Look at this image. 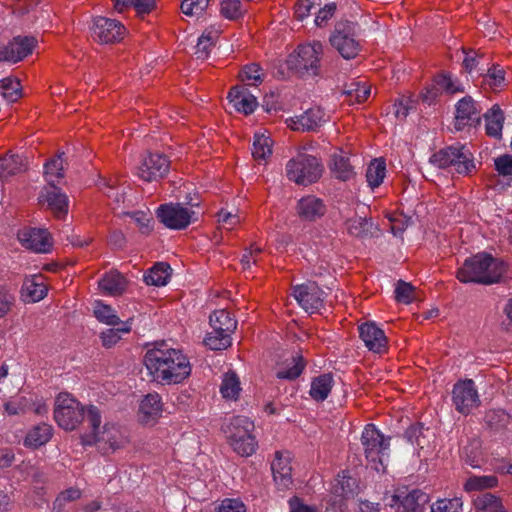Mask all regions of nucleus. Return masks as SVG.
Wrapping results in <instances>:
<instances>
[{
	"label": "nucleus",
	"mask_w": 512,
	"mask_h": 512,
	"mask_svg": "<svg viewBox=\"0 0 512 512\" xmlns=\"http://www.w3.org/2000/svg\"><path fill=\"white\" fill-rule=\"evenodd\" d=\"M144 365L155 381L179 384L191 374L189 359L181 350L169 348L165 341H157L144 356Z\"/></svg>",
	"instance_id": "1"
},
{
	"label": "nucleus",
	"mask_w": 512,
	"mask_h": 512,
	"mask_svg": "<svg viewBox=\"0 0 512 512\" xmlns=\"http://www.w3.org/2000/svg\"><path fill=\"white\" fill-rule=\"evenodd\" d=\"M507 265L488 253H478L467 258L456 273L462 283L490 285L501 280Z\"/></svg>",
	"instance_id": "2"
},
{
	"label": "nucleus",
	"mask_w": 512,
	"mask_h": 512,
	"mask_svg": "<svg viewBox=\"0 0 512 512\" xmlns=\"http://www.w3.org/2000/svg\"><path fill=\"white\" fill-rule=\"evenodd\" d=\"M212 332L207 333L203 343L211 350H224L231 346V335L237 328V321L225 310H216L209 317Z\"/></svg>",
	"instance_id": "3"
},
{
	"label": "nucleus",
	"mask_w": 512,
	"mask_h": 512,
	"mask_svg": "<svg viewBox=\"0 0 512 512\" xmlns=\"http://www.w3.org/2000/svg\"><path fill=\"white\" fill-rule=\"evenodd\" d=\"M87 421L92 431L81 437L83 445H93L95 443L104 442L108 444L113 451L124 447L126 439L116 428L105 425L103 431H100L101 415L97 407L93 405L88 407Z\"/></svg>",
	"instance_id": "4"
},
{
	"label": "nucleus",
	"mask_w": 512,
	"mask_h": 512,
	"mask_svg": "<svg viewBox=\"0 0 512 512\" xmlns=\"http://www.w3.org/2000/svg\"><path fill=\"white\" fill-rule=\"evenodd\" d=\"M254 423L246 416H235L228 426L229 442L233 450L242 457L255 453L258 443L252 434Z\"/></svg>",
	"instance_id": "5"
},
{
	"label": "nucleus",
	"mask_w": 512,
	"mask_h": 512,
	"mask_svg": "<svg viewBox=\"0 0 512 512\" xmlns=\"http://www.w3.org/2000/svg\"><path fill=\"white\" fill-rule=\"evenodd\" d=\"M430 162L438 168H452L459 174H469L475 168L472 153L461 144L439 150L431 156Z\"/></svg>",
	"instance_id": "6"
},
{
	"label": "nucleus",
	"mask_w": 512,
	"mask_h": 512,
	"mask_svg": "<svg viewBox=\"0 0 512 512\" xmlns=\"http://www.w3.org/2000/svg\"><path fill=\"white\" fill-rule=\"evenodd\" d=\"M323 165L313 155L299 153L289 160L286 173L289 180L299 185H309L316 182L322 175Z\"/></svg>",
	"instance_id": "7"
},
{
	"label": "nucleus",
	"mask_w": 512,
	"mask_h": 512,
	"mask_svg": "<svg viewBox=\"0 0 512 512\" xmlns=\"http://www.w3.org/2000/svg\"><path fill=\"white\" fill-rule=\"evenodd\" d=\"M323 45L319 41L298 46L286 60L287 68L299 76L304 74L316 75L319 69L320 55Z\"/></svg>",
	"instance_id": "8"
},
{
	"label": "nucleus",
	"mask_w": 512,
	"mask_h": 512,
	"mask_svg": "<svg viewBox=\"0 0 512 512\" xmlns=\"http://www.w3.org/2000/svg\"><path fill=\"white\" fill-rule=\"evenodd\" d=\"M357 23L341 20L335 24L329 41L339 54L345 59H352L358 55L360 44L356 39Z\"/></svg>",
	"instance_id": "9"
},
{
	"label": "nucleus",
	"mask_w": 512,
	"mask_h": 512,
	"mask_svg": "<svg viewBox=\"0 0 512 512\" xmlns=\"http://www.w3.org/2000/svg\"><path fill=\"white\" fill-rule=\"evenodd\" d=\"M54 419L65 430H74L84 419V407L68 394H59L54 409Z\"/></svg>",
	"instance_id": "10"
},
{
	"label": "nucleus",
	"mask_w": 512,
	"mask_h": 512,
	"mask_svg": "<svg viewBox=\"0 0 512 512\" xmlns=\"http://www.w3.org/2000/svg\"><path fill=\"white\" fill-rule=\"evenodd\" d=\"M389 440L390 438L385 439L373 424L366 425L362 432L361 442L365 457L376 471H380V466L383 467V456L389 449Z\"/></svg>",
	"instance_id": "11"
},
{
	"label": "nucleus",
	"mask_w": 512,
	"mask_h": 512,
	"mask_svg": "<svg viewBox=\"0 0 512 512\" xmlns=\"http://www.w3.org/2000/svg\"><path fill=\"white\" fill-rule=\"evenodd\" d=\"M156 213L160 222L173 230L185 229L193 221L195 215L194 211L183 207L180 203L162 204Z\"/></svg>",
	"instance_id": "12"
},
{
	"label": "nucleus",
	"mask_w": 512,
	"mask_h": 512,
	"mask_svg": "<svg viewBox=\"0 0 512 512\" xmlns=\"http://www.w3.org/2000/svg\"><path fill=\"white\" fill-rule=\"evenodd\" d=\"M37 45L33 36H15L7 44L0 45V62L17 63L32 53Z\"/></svg>",
	"instance_id": "13"
},
{
	"label": "nucleus",
	"mask_w": 512,
	"mask_h": 512,
	"mask_svg": "<svg viewBox=\"0 0 512 512\" xmlns=\"http://www.w3.org/2000/svg\"><path fill=\"white\" fill-rule=\"evenodd\" d=\"M323 291L315 282H307L293 287L292 295L308 313L318 312L324 304Z\"/></svg>",
	"instance_id": "14"
},
{
	"label": "nucleus",
	"mask_w": 512,
	"mask_h": 512,
	"mask_svg": "<svg viewBox=\"0 0 512 512\" xmlns=\"http://www.w3.org/2000/svg\"><path fill=\"white\" fill-rule=\"evenodd\" d=\"M125 31L120 21L99 16L94 19L92 37L99 43L111 44L120 41Z\"/></svg>",
	"instance_id": "15"
},
{
	"label": "nucleus",
	"mask_w": 512,
	"mask_h": 512,
	"mask_svg": "<svg viewBox=\"0 0 512 512\" xmlns=\"http://www.w3.org/2000/svg\"><path fill=\"white\" fill-rule=\"evenodd\" d=\"M452 393L456 410L462 414H469L473 408L478 407L480 404L479 396L472 380L456 383Z\"/></svg>",
	"instance_id": "16"
},
{
	"label": "nucleus",
	"mask_w": 512,
	"mask_h": 512,
	"mask_svg": "<svg viewBox=\"0 0 512 512\" xmlns=\"http://www.w3.org/2000/svg\"><path fill=\"white\" fill-rule=\"evenodd\" d=\"M39 202L46 203L47 208L58 219L64 218L68 213L67 195L54 185L50 179H48V184L41 190Z\"/></svg>",
	"instance_id": "17"
},
{
	"label": "nucleus",
	"mask_w": 512,
	"mask_h": 512,
	"mask_svg": "<svg viewBox=\"0 0 512 512\" xmlns=\"http://www.w3.org/2000/svg\"><path fill=\"white\" fill-rule=\"evenodd\" d=\"M170 161L165 155L149 153L138 167V176L144 181L151 182L163 178L169 171Z\"/></svg>",
	"instance_id": "18"
},
{
	"label": "nucleus",
	"mask_w": 512,
	"mask_h": 512,
	"mask_svg": "<svg viewBox=\"0 0 512 512\" xmlns=\"http://www.w3.org/2000/svg\"><path fill=\"white\" fill-rule=\"evenodd\" d=\"M429 497L421 490L414 489L408 493L398 490L391 496L389 506L402 508V512H423L425 505L428 503Z\"/></svg>",
	"instance_id": "19"
},
{
	"label": "nucleus",
	"mask_w": 512,
	"mask_h": 512,
	"mask_svg": "<svg viewBox=\"0 0 512 512\" xmlns=\"http://www.w3.org/2000/svg\"><path fill=\"white\" fill-rule=\"evenodd\" d=\"M480 122V111L477 109L476 102L473 98L466 96L460 99L456 105L455 129L461 131L466 126L476 127Z\"/></svg>",
	"instance_id": "20"
},
{
	"label": "nucleus",
	"mask_w": 512,
	"mask_h": 512,
	"mask_svg": "<svg viewBox=\"0 0 512 512\" xmlns=\"http://www.w3.org/2000/svg\"><path fill=\"white\" fill-rule=\"evenodd\" d=\"M359 335L365 346L374 353L387 350V337L374 322H365L359 326Z\"/></svg>",
	"instance_id": "21"
},
{
	"label": "nucleus",
	"mask_w": 512,
	"mask_h": 512,
	"mask_svg": "<svg viewBox=\"0 0 512 512\" xmlns=\"http://www.w3.org/2000/svg\"><path fill=\"white\" fill-rule=\"evenodd\" d=\"M18 239L28 249L45 253L52 247L50 234L45 229L27 228L18 232Z\"/></svg>",
	"instance_id": "22"
},
{
	"label": "nucleus",
	"mask_w": 512,
	"mask_h": 512,
	"mask_svg": "<svg viewBox=\"0 0 512 512\" xmlns=\"http://www.w3.org/2000/svg\"><path fill=\"white\" fill-rule=\"evenodd\" d=\"M297 215L303 221H316L326 213V205L315 196H306L297 202Z\"/></svg>",
	"instance_id": "23"
},
{
	"label": "nucleus",
	"mask_w": 512,
	"mask_h": 512,
	"mask_svg": "<svg viewBox=\"0 0 512 512\" xmlns=\"http://www.w3.org/2000/svg\"><path fill=\"white\" fill-rule=\"evenodd\" d=\"M273 478L280 489H287L292 484V467L289 454L280 451L275 453V459L271 463Z\"/></svg>",
	"instance_id": "24"
},
{
	"label": "nucleus",
	"mask_w": 512,
	"mask_h": 512,
	"mask_svg": "<svg viewBox=\"0 0 512 512\" xmlns=\"http://www.w3.org/2000/svg\"><path fill=\"white\" fill-rule=\"evenodd\" d=\"M345 227L347 233L355 238L365 239L375 236L378 231L377 225L371 217L355 215L346 219Z\"/></svg>",
	"instance_id": "25"
},
{
	"label": "nucleus",
	"mask_w": 512,
	"mask_h": 512,
	"mask_svg": "<svg viewBox=\"0 0 512 512\" xmlns=\"http://www.w3.org/2000/svg\"><path fill=\"white\" fill-rule=\"evenodd\" d=\"M227 98L238 112L246 115L251 114L257 106L256 97L245 86L237 85L232 87Z\"/></svg>",
	"instance_id": "26"
},
{
	"label": "nucleus",
	"mask_w": 512,
	"mask_h": 512,
	"mask_svg": "<svg viewBox=\"0 0 512 512\" xmlns=\"http://www.w3.org/2000/svg\"><path fill=\"white\" fill-rule=\"evenodd\" d=\"M305 365L306 362L300 353H292L278 364L276 377L290 381L295 380L301 375Z\"/></svg>",
	"instance_id": "27"
},
{
	"label": "nucleus",
	"mask_w": 512,
	"mask_h": 512,
	"mask_svg": "<svg viewBox=\"0 0 512 512\" xmlns=\"http://www.w3.org/2000/svg\"><path fill=\"white\" fill-rule=\"evenodd\" d=\"M324 117L325 113L321 108H310L302 115L296 117V120H293L291 128L293 130L315 131L326 122Z\"/></svg>",
	"instance_id": "28"
},
{
	"label": "nucleus",
	"mask_w": 512,
	"mask_h": 512,
	"mask_svg": "<svg viewBox=\"0 0 512 512\" xmlns=\"http://www.w3.org/2000/svg\"><path fill=\"white\" fill-rule=\"evenodd\" d=\"M358 489L357 480L349 475L348 471H342L337 475L332 485V495L345 501L353 497Z\"/></svg>",
	"instance_id": "29"
},
{
	"label": "nucleus",
	"mask_w": 512,
	"mask_h": 512,
	"mask_svg": "<svg viewBox=\"0 0 512 512\" xmlns=\"http://www.w3.org/2000/svg\"><path fill=\"white\" fill-rule=\"evenodd\" d=\"M483 117L486 122V134L495 139H501L505 117L500 106L498 104H494L486 113H484Z\"/></svg>",
	"instance_id": "30"
},
{
	"label": "nucleus",
	"mask_w": 512,
	"mask_h": 512,
	"mask_svg": "<svg viewBox=\"0 0 512 512\" xmlns=\"http://www.w3.org/2000/svg\"><path fill=\"white\" fill-rule=\"evenodd\" d=\"M330 170L333 175L342 181L351 179L355 172L354 168L350 163L349 157L345 155L343 151L334 153L331 156Z\"/></svg>",
	"instance_id": "31"
},
{
	"label": "nucleus",
	"mask_w": 512,
	"mask_h": 512,
	"mask_svg": "<svg viewBox=\"0 0 512 512\" xmlns=\"http://www.w3.org/2000/svg\"><path fill=\"white\" fill-rule=\"evenodd\" d=\"M38 279L41 277L34 276L25 279L21 288V297L24 302H38L46 296L47 288L43 282H38Z\"/></svg>",
	"instance_id": "32"
},
{
	"label": "nucleus",
	"mask_w": 512,
	"mask_h": 512,
	"mask_svg": "<svg viewBox=\"0 0 512 512\" xmlns=\"http://www.w3.org/2000/svg\"><path fill=\"white\" fill-rule=\"evenodd\" d=\"M127 282L125 278L117 271L106 273L99 281V287L109 295H121L126 290Z\"/></svg>",
	"instance_id": "33"
},
{
	"label": "nucleus",
	"mask_w": 512,
	"mask_h": 512,
	"mask_svg": "<svg viewBox=\"0 0 512 512\" xmlns=\"http://www.w3.org/2000/svg\"><path fill=\"white\" fill-rule=\"evenodd\" d=\"M26 169L24 159L17 154H6L0 157V177L8 178Z\"/></svg>",
	"instance_id": "34"
},
{
	"label": "nucleus",
	"mask_w": 512,
	"mask_h": 512,
	"mask_svg": "<svg viewBox=\"0 0 512 512\" xmlns=\"http://www.w3.org/2000/svg\"><path fill=\"white\" fill-rule=\"evenodd\" d=\"M462 457L467 465L473 468L481 467L484 463V458L480 439L472 438L468 440L467 444L463 447Z\"/></svg>",
	"instance_id": "35"
},
{
	"label": "nucleus",
	"mask_w": 512,
	"mask_h": 512,
	"mask_svg": "<svg viewBox=\"0 0 512 512\" xmlns=\"http://www.w3.org/2000/svg\"><path fill=\"white\" fill-rule=\"evenodd\" d=\"M162 412L161 397L157 393H150L144 397L140 404L142 421L148 422L158 417Z\"/></svg>",
	"instance_id": "36"
},
{
	"label": "nucleus",
	"mask_w": 512,
	"mask_h": 512,
	"mask_svg": "<svg viewBox=\"0 0 512 512\" xmlns=\"http://www.w3.org/2000/svg\"><path fill=\"white\" fill-rule=\"evenodd\" d=\"M432 436L433 433L429 428H425L422 423L413 424L405 431L407 440L420 449L429 445Z\"/></svg>",
	"instance_id": "37"
},
{
	"label": "nucleus",
	"mask_w": 512,
	"mask_h": 512,
	"mask_svg": "<svg viewBox=\"0 0 512 512\" xmlns=\"http://www.w3.org/2000/svg\"><path fill=\"white\" fill-rule=\"evenodd\" d=\"M473 503L476 512H506L500 499L488 492L478 494Z\"/></svg>",
	"instance_id": "38"
},
{
	"label": "nucleus",
	"mask_w": 512,
	"mask_h": 512,
	"mask_svg": "<svg viewBox=\"0 0 512 512\" xmlns=\"http://www.w3.org/2000/svg\"><path fill=\"white\" fill-rule=\"evenodd\" d=\"M171 267L164 262L156 263L147 274L144 275V281L147 285L164 286L170 277Z\"/></svg>",
	"instance_id": "39"
},
{
	"label": "nucleus",
	"mask_w": 512,
	"mask_h": 512,
	"mask_svg": "<svg viewBox=\"0 0 512 512\" xmlns=\"http://www.w3.org/2000/svg\"><path fill=\"white\" fill-rule=\"evenodd\" d=\"M333 378L331 374H323L313 379L310 396L316 401H324L332 388Z\"/></svg>",
	"instance_id": "40"
},
{
	"label": "nucleus",
	"mask_w": 512,
	"mask_h": 512,
	"mask_svg": "<svg viewBox=\"0 0 512 512\" xmlns=\"http://www.w3.org/2000/svg\"><path fill=\"white\" fill-rule=\"evenodd\" d=\"M52 436V427L49 424L42 423L35 426L25 438V444L39 447L47 443Z\"/></svg>",
	"instance_id": "41"
},
{
	"label": "nucleus",
	"mask_w": 512,
	"mask_h": 512,
	"mask_svg": "<svg viewBox=\"0 0 512 512\" xmlns=\"http://www.w3.org/2000/svg\"><path fill=\"white\" fill-rule=\"evenodd\" d=\"M511 416L502 409H491L486 412L485 424L494 431H500L510 423Z\"/></svg>",
	"instance_id": "42"
},
{
	"label": "nucleus",
	"mask_w": 512,
	"mask_h": 512,
	"mask_svg": "<svg viewBox=\"0 0 512 512\" xmlns=\"http://www.w3.org/2000/svg\"><path fill=\"white\" fill-rule=\"evenodd\" d=\"M386 172V164L382 159H374L367 168L366 178L371 188L380 186Z\"/></svg>",
	"instance_id": "43"
},
{
	"label": "nucleus",
	"mask_w": 512,
	"mask_h": 512,
	"mask_svg": "<svg viewBox=\"0 0 512 512\" xmlns=\"http://www.w3.org/2000/svg\"><path fill=\"white\" fill-rule=\"evenodd\" d=\"M240 382L239 379L234 372L226 373L221 387L220 392L222 396L226 399H237L240 392Z\"/></svg>",
	"instance_id": "44"
},
{
	"label": "nucleus",
	"mask_w": 512,
	"mask_h": 512,
	"mask_svg": "<svg viewBox=\"0 0 512 512\" xmlns=\"http://www.w3.org/2000/svg\"><path fill=\"white\" fill-rule=\"evenodd\" d=\"M272 140L264 135H255L252 147V156L255 160H266L272 154Z\"/></svg>",
	"instance_id": "45"
},
{
	"label": "nucleus",
	"mask_w": 512,
	"mask_h": 512,
	"mask_svg": "<svg viewBox=\"0 0 512 512\" xmlns=\"http://www.w3.org/2000/svg\"><path fill=\"white\" fill-rule=\"evenodd\" d=\"M94 315L96 319L109 326H115L121 322L120 318L115 314V311L110 305L104 304L100 301L96 302L94 307Z\"/></svg>",
	"instance_id": "46"
},
{
	"label": "nucleus",
	"mask_w": 512,
	"mask_h": 512,
	"mask_svg": "<svg viewBox=\"0 0 512 512\" xmlns=\"http://www.w3.org/2000/svg\"><path fill=\"white\" fill-rule=\"evenodd\" d=\"M3 97L9 102H15L21 97V84L18 79L10 77L0 80Z\"/></svg>",
	"instance_id": "47"
},
{
	"label": "nucleus",
	"mask_w": 512,
	"mask_h": 512,
	"mask_svg": "<svg viewBox=\"0 0 512 512\" xmlns=\"http://www.w3.org/2000/svg\"><path fill=\"white\" fill-rule=\"evenodd\" d=\"M132 320L131 318L124 323V326L122 328L114 329L110 328L105 331H103L100 334V338L102 340V345L106 348H111L114 346L120 339V333H128L131 330V327L129 325V321Z\"/></svg>",
	"instance_id": "48"
},
{
	"label": "nucleus",
	"mask_w": 512,
	"mask_h": 512,
	"mask_svg": "<svg viewBox=\"0 0 512 512\" xmlns=\"http://www.w3.org/2000/svg\"><path fill=\"white\" fill-rule=\"evenodd\" d=\"M81 496L82 491L79 488L69 487L58 494L53 503L54 509L61 511L66 506V504L80 499Z\"/></svg>",
	"instance_id": "49"
},
{
	"label": "nucleus",
	"mask_w": 512,
	"mask_h": 512,
	"mask_svg": "<svg viewBox=\"0 0 512 512\" xmlns=\"http://www.w3.org/2000/svg\"><path fill=\"white\" fill-rule=\"evenodd\" d=\"M395 298L399 303H412L416 300L415 287L411 283L398 280L395 288Z\"/></svg>",
	"instance_id": "50"
},
{
	"label": "nucleus",
	"mask_w": 512,
	"mask_h": 512,
	"mask_svg": "<svg viewBox=\"0 0 512 512\" xmlns=\"http://www.w3.org/2000/svg\"><path fill=\"white\" fill-rule=\"evenodd\" d=\"M496 476H474L469 478L465 483L466 491L481 490L485 488H492L497 485Z\"/></svg>",
	"instance_id": "51"
},
{
	"label": "nucleus",
	"mask_w": 512,
	"mask_h": 512,
	"mask_svg": "<svg viewBox=\"0 0 512 512\" xmlns=\"http://www.w3.org/2000/svg\"><path fill=\"white\" fill-rule=\"evenodd\" d=\"M485 84L489 85L494 90L500 88L505 82V71L499 65H493L488 68L487 73L484 75Z\"/></svg>",
	"instance_id": "52"
},
{
	"label": "nucleus",
	"mask_w": 512,
	"mask_h": 512,
	"mask_svg": "<svg viewBox=\"0 0 512 512\" xmlns=\"http://www.w3.org/2000/svg\"><path fill=\"white\" fill-rule=\"evenodd\" d=\"M221 15L229 20H236L242 16L240 0H223L221 2Z\"/></svg>",
	"instance_id": "53"
},
{
	"label": "nucleus",
	"mask_w": 512,
	"mask_h": 512,
	"mask_svg": "<svg viewBox=\"0 0 512 512\" xmlns=\"http://www.w3.org/2000/svg\"><path fill=\"white\" fill-rule=\"evenodd\" d=\"M65 154V152H59L57 154V157L54 158V159H51L50 161H48L45 165H44V169H45V176L46 177H51V176H56L57 178H63L64 177V173H63V170H64V167H63V155Z\"/></svg>",
	"instance_id": "54"
},
{
	"label": "nucleus",
	"mask_w": 512,
	"mask_h": 512,
	"mask_svg": "<svg viewBox=\"0 0 512 512\" xmlns=\"http://www.w3.org/2000/svg\"><path fill=\"white\" fill-rule=\"evenodd\" d=\"M461 507L459 498L441 499L431 506V512H461Z\"/></svg>",
	"instance_id": "55"
},
{
	"label": "nucleus",
	"mask_w": 512,
	"mask_h": 512,
	"mask_svg": "<svg viewBox=\"0 0 512 512\" xmlns=\"http://www.w3.org/2000/svg\"><path fill=\"white\" fill-rule=\"evenodd\" d=\"M127 215L133 219L143 234H148L151 231V223L153 222V218L148 213L143 211H135L127 213Z\"/></svg>",
	"instance_id": "56"
},
{
	"label": "nucleus",
	"mask_w": 512,
	"mask_h": 512,
	"mask_svg": "<svg viewBox=\"0 0 512 512\" xmlns=\"http://www.w3.org/2000/svg\"><path fill=\"white\" fill-rule=\"evenodd\" d=\"M209 0H183L181 11L187 16L202 13L208 5Z\"/></svg>",
	"instance_id": "57"
},
{
	"label": "nucleus",
	"mask_w": 512,
	"mask_h": 512,
	"mask_svg": "<svg viewBox=\"0 0 512 512\" xmlns=\"http://www.w3.org/2000/svg\"><path fill=\"white\" fill-rule=\"evenodd\" d=\"M214 46L213 38L210 34H202V36L198 39L197 45L195 47V55L197 59H206L209 56L211 48Z\"/></svg>",
	"instance_id": "58"
},
{
	"label": "nucleus",
	"mask_w": 512,
	"mask_h": 512,
	"mask_svg": "<svg viewBox=\"0 0 512 512\" xmlns=\"http://www.w3.org/2000/svg\"><path fill=\"white\" fill-rule=\"evenodd\" d=\"M261 67L256 64L252 63L250 65H246L240 72L239 77L241 81H249L254 80L255 82H262V76H261Z\"/></svg>",
	"instance_id": "59"
},
{
	"label": "nucleus",
	"mask_w": 512,
	"mask_h": 512,
	"mask_svg": "<svg viewBox=\"0 0 512 512\" xmlns=\"http://www.w3.org/2000/svg\"><path fill=\"white\" fill-rule=\"evenodd\" d=\"M494 163L499 175L512 176V155H501L495 159Z\"/></svg>",
	"instance_id": "60"
},
{
	"label": "nucleus",
	"mask_w": 512,
	"mask_h": 512,
	"mask_svg": "<svg viewBox=\"0 0 512 512\" xmlns=\"http://www.w3.org/2000/svg\"><path fill=\"white\" fill-rule=\"evenodd\" d=\"M335 3H328L322 9L318 11L315 18V24L319 27L324 26L329 19H331L336 11Z\"/></svg>",
	"instance_id": "61"
},
{
	"label": "nucleus",
	"mask_w": 512,
	"mask_h": 512,
	"mask_svg": "<svg viewBox=\"0 0 512 512\" xmlns=\"http://www.w3.org/2000/svg\"><path fill=\"white\" fill-rule=\"evenodd\" d=\"M14 296L4 288H0V318L4 317L14 303Z\"/></svg>",
	"instance_id": "62"
},
{
	"label": "nucleus",
	"mask_w": 512,
	"mask_h": 512,
	"mask_svg": "<svg viewBox=\"0 0 512 512\" xmlns=\"http://www.w3.org/2000/svg\"><path fill=\"white\" fill-rule=\"evenodd\" d=\"M410 100H397L392 108H393V114L397 119L404 120L407 115L409 114V110L412 108L410 105Z\"/></svg>",
	"instance_id": "63"
},
{
	"label": "nucleus",
	"mask_w": 512,
	"mask_h": 512,
	"mask_svg": "<svg viewBox=\"0 0 512 512\" xmlns=\"http://www.w3.org/2000/svg\"><path fill=\"white\" fill-rule=\"evenodd\" d=\"M217 512H245V507L237 500L226 499L222 502Z\"/></svg>",
	"instance_id": "64"
}]
</instances>
